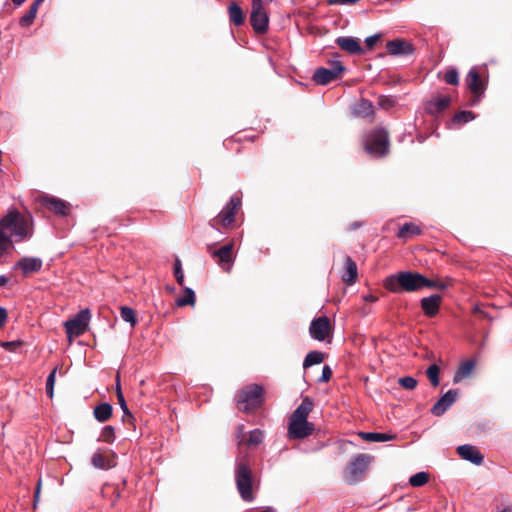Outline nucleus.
Wrapping results in <instances>:
<instances>
[{
    "label": "nucleus",
    "instance_id": "5701e85b",
    "mask_svg": "<svg viewBox=\"0 0 512 512\" xmlns=\"http://www.w3.org/2000/svg\"><path fill=\"white\" fill-rule=\"evenodd\" d=\"M474 368H475V361H473V360L463 361L459 365V367L457 368V370L453 376V382L459 383L462 380L468 378L472 374Z\"/></svg>",
    "mask_w": 512,
    "mask_h": 512
},
{
    "label": "nucleus",
    "instance_id": "603ef678",
    "mask_svg": "<svg viewBox=\"0 0 512 512\" xmlns=\"http://www.w3.org/2000/svg\"><path fill=\"white\" fill-rule=\"evenodd\" d=\"M273 0H252L251 6L269 5Z\"/></svg>",
    "mask_w": 512,
    "mask_h": 512
},
{
    "label": "nucleus",
    "instance_id": "dca6fc26",
    "mask_svg": "<svg viewBox=\"0 0 512 512\" xmlns=\"http://www.w3.org/2000/svg\"><path fill=\"white\" fill-rule=\"evenodd\" d=\"M459 456L473 464H482L484 457L481 452L473 445L465 444L457 447Z\"/></svg>",
    "mask_w": 512,
    "mask_h": 512
},
{
    "label": "nucleus",
    "instance_id": "4d7b16f0",
    "mask_svg": "<svg viewBox=\"0 0 512 512\" xmlns=\"http://www.w3.org/2000/svg\"><path fill=\"white\" fill-rule=\"evenodd\" d=\"M119 391H122V390H121V386H120V377H119V375H117V378H116V394L119 393Z\"/></svg>",
    "mask_w": 512,
    "mask_h": 512
},
{
    "label": "nucleus",
    "instance_id": "e2e57ef3",
    "mask_svg": "<svg viewBox=\"0 0 512 512\" xmlns=\"http://www.w3.org/2000/svg\"><path fill=\"white\" fill-rule=\"evenodd\" d=\"M37 1H38V3H42L44 0H37Z\"/></svg>",
    "mask_w": 512,
    "mask_h": 512
},
{
    "label": "nucleus",
    "instance_id": "ea45409f",
    "mask_svg": "<svg viewBox=\"0 0 512 512\" xmlns=\"http://www.w3.org/2000/svg\"><path fill=\"white\" fill-rule=\"evenodd\" d=\"M115 439V430L112 426H105L102 429L100 440L106 443H112Z\"/></svg>",
    "mask_w": 512,
    "mask_h": 512
},
{
    "label": "nucleus",
    "instance_id": "f3484780",
    "mask_svg": "<svg viewBox=\"0 0 512 512\" xmlns=\"http://www.w3.org/2000/svg\"><path fill=\"white\" fill-rule=\"evenodd\" d=\"M42 204L57 215L65 216L69 212V204L57 197L45 196L42 198Z\"/></svg>",
    "mask_w": 512,
    "mask_h": 512
},
{
    "label": "nucleus",
    "instance_id": "1a4fd4ad",
    "mask_svg": "<svg viewBox=\"0 0 512 512\" xmlns=\"http://www.w3.org/2000/svg\"><path fill=\"white\" fill-rule=\"evenodd\" d=\"M345 71V67L339 60L330 62V67L317 68L313 74V81L318 85H327L330 82L337 80L340 75Z\"/></svg>",
    "mask_w": 512,
    "mask_h": 512
},
{
    "label": "nucleus",
    "instance_id": "a211bd4d",
    "mask_svg": "<svg viewBox=\"0 0 512 512\" xmlns=\"http://www.w3.org/2000/svg\"><path fill=\"white\" fill-rule=\"evenodd\" d=\"M442 297L439 294H433L421 299V309L427 317H434L438 314Z\"/></svg>",
    "mask_w": 512,
    "mask_h": 512
},
{
    "label": "nucleus",
    "instance_id": "473e14b6",
    "mask_svg": "<svg viewBox=\"0 0 512 512\" xmlns=\"http://www.w3.org/2000/svg\"><path fill=\"white\" fill-rule=\"evenodd\" d=\"M429 481V474L427 472H418L409 478V484L412 487L424 486Z\"/></svg>",
    "mask_w": 512,
    "mask_h": 512
},
{
    "label": "nucleus",
    "instance_id": "8fccbe9b",
    "mask_svg": "<svg viewBox=\"0 0 512 512\" xmlns=\"http://www.w3.org/2000/svg\"><path fill=\"white\" fill-rule=\"evenodd\" d=\"M7 317V310L4 307H0V328H2L6 323Z\"/></svg>",
    "mask_w": 512,
    "mask_h": 512
},
{
    "label": "nucleus",
    "instance_id": "58836bf2",
    "mask_svg": "<svg viewBox=\"0 0 512 512\" xmlns=\"http://www.w3.org/2000/svg\"><path fill=\"white\" fill-rule=\"evenodd\" d=\"M57 368H54L47 377L46 380V393L49 398H52L54 395V385L56 378Z\"/></svg>",
    "mask_w": 512,
    "mask_h": 512
},
{
    "label": "nucleus",
    "instance_id": "aec40b11",
    "mask_svg": "<svg viewBox=\"0 0 512 512\" xmlns=\"http://www.w3.org/2000/svg\"><path fill=\"white\" fill-rule=\"evenodd\" d=\"M337 45L344 51L350 54H361L363 49L359 41L354 37H338L336 39Z\"/></svg>",
    "mask_w": 512,
    "mask_h": 512
},
{
    "label": "nucleus",
    "instance_id": "37998d69",
    "mask_svg": "<svg viewBox=\"0 0 512 512\" xmlns=\"http://www.w3.org/2000/svg\"><path fill=\"white\" fill-rule=\"evenodd\" d=\"M398 382L401 387L407 390H413L417 386V380L411 376L402 377Z\"/></svg>",
    "mask_w": 512,
    "mask_h": 512
},
{
    "label": "nucleus",
    "instance_id": "680f3d73",
    "mask_svg": "<svg viewBox=\"0 0 512 512\" xmlns=\"http://www.w3.org/2000/svg\"><path fill=\"white\" fill-rule=\"evenodd\" d=\"M500 512H512V507H506L503 510H501Z\"/></svg>",
    "mask_w": 512,
    "mask_h": 512
},
{
    "label": "nucleus",
    "instance_id": "423d86ee",
    "mask_svg": "<svg viewBox=\"0 0 512 512\" xmlns=\"http://www.w3.org/2000/svg\"><path fill=\"white\" fill-rule=\"evenodd\" d=\"M372 460L373 457L367 454H358L353 457L346 467V482L353 484L362 480Z\"/></svg>",
    "mask_w": 512,
    "mask_h": 512
},
{
    "label": "nucleus",
    "instance_id": "4be33fe9",
    "mask_svg": "<svg viewBox=\"0 0 512 512\" xmlns=\"http://www.w3.org/2000/svg\"><path fill=\"white\" fill-rule=\"evenodd\" d=\"M91 462L95 468L102 470L110 469L116 465L113 456H107L100 450L93 454Z\"/></svg>",
    "mask_w": 512,
    "mask_h": 512
},
{
    "label": "nucleus",
    "instance_id": "de8ad7c7",
    "mask_svg": "<svg viewBox=\"0 0 512 512\" xmlns=\"http://www.w3.org/2000/svg\"><path fill=\"white\" fill-rule=\"evenodd\" d=\"M117 399H118V403H119L121 409L123 410L124 414L130 415V412L127 407V404H126V401H125L122 391H119V393H117Z\"/></svg>",
    "mask_w": 512,
    "mask_h": 512
},
{
    "label": "nucleus",
    "instance_id": "79ce46f5",
    "mask_svg": "<svg viewBox=\"0 0 512 512\" xmlns=\"http://www.w3.org/2000/svg\"><path fill=\"white\" fill-rule=\"evenodd\" d=\"M444 80L449 85H457L459 83V74L457 70H448L444 75Z\"/></svg>",
    "mask_w": 512,
    "mask_h": 512
},
{
    "label": "nucleus",
    "instance_id": "6e6d98bb",
    "mask_svg": "<svg viewBox=\"0 0 512 512\" xmlns=\"http://www.w3.org/2000/svg\"><path fill=\"white\" fill-rule=\"evenodd\" d=\"M8 282V278L5 275L0 276V287L4 286Z\"/></svg>",
    "mask_w": 512,
    "mask_h": 512
},
{
    "label": "nucleus",
    "instance_id": "412c9836",
    "mask_svg": "<svg viewBox=\"0 0 512 512\" xmlns=\"http://www.w3.org/2000/svg\"><path fill=\"white\" fill-rule=\"evenodd\" d=\"M450 102L451 99L449 96H437L427 103L426 110L430 114H438L444 111L450 105Z\"/></svg>",
    "mask_w": 512,
    "mask_h": 512
},
{
    "label": "nucleus",
    "instance_id": "c03bdc74",
    "mask_svg": "<svg viewBox=\"0 0 512 512\" xmlns=\"http://www.w3.org/2000/svg\"><path fill=\"white\" fill-rule=\"evenodd\" d=\"M36 17V14L30 12L29 10L20 18L19 24L22 27H29Z\"/></svg>",
    "mask_w": 512,
    "mask_h": 512
},
{
    "label": "nucleus",
    "instance_id": "ddd939ff",
    "mask_svg": "<svg viewBox=\"0 0 512 512\" xmlns=\"http://www.w3.org/2000/svg\"><path fill=\"white\" fill-rule=\"evenodd\" d=\"M331 332V325L328 317L322 316L312 320L309 333L317 341H324Z\"/></svg>",
    "mask_w": 512,
    "mask_h": 512
},
{
    "label": "nucleus",
    "instance_id": "f704fd0d",
    "mask_svg": "<svg viewBox=\"0 0 512 512\" xmlns=\"http://www.w3.org/2000/svg\"><path fill=\"white\" fill-rule=\"evenodd\" d=\"M475 119V115L471 111H460L453 117V122L457 124H465Z\"/></svg>",
    "mask_w": 512,
    "mask_h": 512
},
{
    "label": "nucleus",
    "instance_id": "3c124183",
    "mask_svg": "<svg viewBox=\"0 0 512 512\" xmlns=\"http://www.w3.org/2000/svg\"><path fill=\"white\" fill-rule=\"evenodd\" d=\"M244 437H245L244 426L243 425H239L238 426V431H237V436H236L239 444L242 443V441L244 440Z\"/></svg>",
    "mask_w": 512,
    "mask_h": 512
},
{
    "label": "nucleus",
    "instance_id": "7ed1b4c3",
    "mask_svg": "<svg viewBox=\"0 0 512 512\" xmlns=\"http://www.w3.org/2000/svg\"><path fill=\"white\" fill-rule=\"evenodd\" d=\"M0 230L7 233L12 241L20 242L32 236V221L13 209L0 219Z\"/></svg>",
    "mask_w": 512,
    "mask_h": 512
},
{
    "label": "nucleus",
    "instance_id": "49530a36",
    "mask_svg": "<svg viewBox=\"0 0 512 512\" xmlns=\"http://www.w3.org/2000/svg\"><path fill=\"white\" fill-rule=\"evenodd\" d=\"M21 345L20 341H6L0 342V346L8 351H15V349Z\"/></svg>",
    "mask_w": 512,
    "mask_h": 512
},
{
    "label": "nucleus",
    "instance_id": "13d9d810",
    "mask_svg": "<svg viewBox=\"0 0 512 512\" xmlns=\"http://www.w3.org/2000/svg\"><path fill=\"white\" fill-rule=\"evenodd\" d=\"M436 283V287L435 288H438V289H441V290H444L447 286L445 283H438V282H435Z\"/></svg>",
    "mask_w": 512,
    "mask_h": 512
},
{
    "label": "nucleus",
    "instance_id": "a878e982",
    "mask_svg": "<svg viewBox=\"0 0 512 512\" xmlns=\"http://www.w3.org/2000/svg\"><path fill=\"white\" fill-rule=\"evenodd\" d=\"M228 14L230 22L235 26H240L244 23V13L242 8L235 2H231L228 7Z\"/></svg>",
    "mask_w": 512,
    "mask_h": 512
},
{
    "label": "nucleus",
    "instance_id": "f257e3e1",
    "mask_svg": "<svg viewBox=\"0 0 512 512\" xmlns=\"http://www.w3.org/2000/svg\"><path fill=\"white\" fill-rule=\"evenodd\" d=\"M436 287L435 281L426 278L424 275L411 272L401 271L396 274L390 275L385 280V288L393 293L415 292L423 288Z\"/></svg>",
    "mask_w": 512,
    "mask_h": 512
},
{
    "label": "nucleus",
    "instance_id": "f03ea898",
    "mask_svg": "<svg viewBox=\"0 0 512 512\" xmlns=\"http://www.w3.org/2000/svg\"><path fill=\"white\" fill-rule=\"evenodd\" d=\"M313 405V401L309 397H305L293 412L288 425L289 439H303L312 434L314 425L308 421V416L313 409Z\"/></svg>",
    "mask_w": 512,
    "mask_h": 512
},
{
    "label": "nucleus",
    "instance_id": "0eeeda50",
    "mask_svg": "<svg viewBox=\"0 0 512 512\" xmlns=\"http://www.w3.org/2000/svg\"><path fill=\"white\" fill-rule=\"evenodd\" d=\"M263 389L259 385H252L243 389L237 395V407L244 412H250L262 404Z\"/></svg>",
    "mask_w": 512,
    "mask_h": 512
},
{
    "label": "nucleus",
    "instance_id": "7c9ffc66",
    "mask_svg": "<svg viewBox=\"0 0 512 512\" xmlns=\"http://www.w3.org/2000/svg\"><path fill=\"white\" fill-rule=\"evenodd\" d=\"M324 361V354L320 351H310L305 359L303 366L304 368H308L310 366L320 364Z\"/></svg>",
    "mask_w": 512,
    "mask_h": 512
},
{
    "label": "nucleus",
    "instance_id": "4468645a",
    "mask_svg": "<svg viewBox=\"0 0 512 512\" xmlns=\"http://www.w3.org/2000/svg\"><path fill=\"white\" fill-rule=\"evenodd\" d=\"M459 391L451 389L447 391L432 407V413L436 416L443 415L457 400Z\"/></svg>",
    "mask_w": 512,
    "mask_h": 512
},
{
    "label": "nucleus",
    "instance_id": "2f4dec72",
    "mask_svg": "<svg viewBox=\"0 0 512 512\" xmlns=\"http://www.w3.org/2000/svg\"><path fill=\"white\" fill-rule=\"evenodd\" d=\"M176 304L179 307L194 305L195 304V293L191 288H185L183 295L176 300Z\"/></svg>",
    "mask_w": 512,
    "mask_h": 512
},
{
    "label": "nucleus",
    "instance_id": "864d4df0",
    "mask_svg": "<svg viewBox=\"0 0 512 512\" xmlns=\"http://www.w3.org/2000/svg\"><path fill=\"white\" fill-rule=\"evenodd\" d=\"M41 3H38L37 0H35L29 7V11L36 14L37 15V12H38V9H39V6H40Z\"/></svg>",
    "mask_w": 512,
    "mask_h": 512
},
{
    "label": "nucleus",
    "instance_id": "e433bc0d",
    "mask_svg": "<svg viewBox=\"0 0 512 512\" xmlns=\"http://www.w3.org/2000/svg\"><path fill=\"white\" fill-rule=\"evenodd\" d=\"M439 372L440 369L436 364H431L426 371L427 377L434 387L439 385Z\"/></svg>",
    "mask_w": 512,
    "mask_h": 512
},
{
    "label": "nucleus",
    "instance_id": "09e8293b",
    "mask_svg": "<svg viewBox=\"0 0 512 512\" xmlns=\"http://www.w3.org/2000/svg\"><path fill=\"white\" fill-rule=\"evenodd\" d=\"M379 38L380 35L378 34L371 35L365 39V44L367 45L368 48H372L377 43Z\"/></svg>",
    "mask_w": 512,
    "mask_h": 512
},
{
    "label": "nucleus",
    "instance_id": "9d476101",
    "mask_svg": "<svg viewBox=\"0 0 512 512\" xmlns=\"http://www.w3.org/2000/svg\"><path fill=\"white\" fill-rule=\"evenodd\" d=\"M241 205V200L238 197H232L226 206L219 212V214L210 221V226L217 228L218 225L223 228H228L232 225L235 219L237 210Z\"/></svg>",
    "mask_w": 512,
    "mask_h": 512
},
{
    "label": "nucleus",
    "instance_id": "393cba45",
    "mask_svg": "<svg viewBox=\"0 0 512 512\" xmlns=\"http://www.w3.org/2000/svg\"><path fill=\"white\" fill-rule=\"evenodd\" d=\"M359 436L369 442H386L396 439L395 434L390 433H378V432H360Z\"/></svg>",
    "mask_w": 512,
    "mask_h": 512
},
{
    "label": "nucleus",
    "instance_id": "c85d7f7f",
    "mask_svg": "<svg viewBox=\"0 0 512 512\" xmlns=\"http://www.w3.org/2000/svg\"><path fill=\"white\" fill-rule=\"evenodd\" d=\"M373 105L370 101L361 99L354 106V113L360 117H369L373 114Z\"/></svg>",
    "mask_w": 512,
    "mask_h": 512
},
{
    "label": "nucleus",
    "instance_id": "6e6552de",
    "mask_svg": "<svg viewBox=\"0 0 512 512\" xmlns=\"http://www.w3.org/2000/svg\"><path fill=\"white\" fill-rule=\"evenodd\" d=\"M90 319V310L86 308L80 310L73 318L64 323L69 342H71L75 337L82 335L87 330Z\"/></svg>",
    "mask_w": 512,
    "mask_h": 512
},
{
    "label": "nucleus",
    "instance_id": "2eb2a0df",
    "mask_svg": "<svg viewBox=\"0 0 512 512\" xmlns=\"http://www.w3.org/2000/svg\"><path fill=\"white\" fill-rule=\"evenodd\" d=\"M42 260L38 257H23L14 266L15 269H20L24 276L31 273H36L42 268Z\"/></svg>",
    "mask_w": 512,
    "mask_h": 512
},
{
    "label": "nucleus",
    "instance_id": "c9c22d12",
    "mask_svg": "<svg viewBox=\"0 0 512 512\" xmlns=\"http://www.w3.org/2000/svg\"><path fill=\"white\" fill-rule=\"evenodd\" d=\"M121 318L129 323L132 327L136 324L135 312L132 308L123 306L120 311Z\"/></svg>",
    "mask_w": 512,
    "mask_h": 512
},
{
    "label": "nucleus",
    "instance_id": "c756f323",
    "mask_svg": "<svg viewBox=\"0 0 512 512\" xmlns=\"http://www.w3.org/2000/svg\"><path fill=\"white\" fill-rule=\"evenodd\" d=\"M420 233L421 229L418 225L414 223H405L400 227L397 236L401 239H407L409 237L419 235Z\"/></svg>",
    "mask_w": 512,
    "mask_h": 512
},
{
    "label": "nucleus",
    "instance_id": "cd10ccee",
    "mask_svg": "<svg viewBox=\"0 0 512 512\" xmlns=\"http://www.w3.org/2000/svg\"><path fill=\"white\" fill-rule=\"evenodd\" d=\"M112 406L109 403H101L94 408V417L99 422L107 421L112 415Z\"/></svg>",
    "mask_w": 512,
    "mask_h": 512
},
{
    "label": "nucleus",
    "instance_id": "b1692460",
    "mask_svg": "<svg viewBox=\"0 0 512 512\" xmlns=\"http://www.w3.org/2000/svg\"><path fill=\"white\" fill-rule=\"evenodd\" d=\"M466 84L473 94H479L482 92V81L475 68L470 69L466 76Z\"/></svg>",
    "mask_w": 512,
    "mask_h": 512
},
{
    "label": "nucleus",
    "instance_id": "20e7f679",
    "mask_svg": "<svg viewBox=\"0 0 512 512\" xmlns=\"http://www.w3.org/2000/svg\"><path fill=\"white\" fill-rule=\"evenodd\" d=\"M235 483L241 498L246 502L254 500L253 475L248 465L238 462L235 466Z\"/></svg>",
    "mask_w": 512,
    "mask_h": 512
},
{
    "label": "nucleus",
    "instance_id": "a19ab883",
    "mask_svg": "<svg viewBox=\"0 0 512 512\" xmlns=\"http://www.w3.org/2000/svg\"><path fill=\"white\" fill-rule=\"evenodd\" d=\"M174 275L177 283L182 286L184 284V273L182 270V264L179 258H176L174 263Z\"/></svg>",
    "mask_w": 512,
    "mask_h": 512
},
{
    "label": "nucleus",
    "instance_id": "bf43d9fd",
    "mask_svg": "<svg viewBox=\"0 0 512 512\" xmlns=\"http://www.w3.org/2000/svg\"><path fill=\"white\" fill-rule=\"evenodd\" d=\"M26 0H12L13 4L16 6L22 5Z\"/></svg>",
    "mask_w": 512,
    "mask_h": 512
},
{
    "label": "nucleus",
    "instance_id": "052dcab7",
    "mask_svg": "<svg viewBox=\"0 0 512 512\" xmlns=\"http://www.w3.org/2000/svg\"><path fill=\"white\" fill-rule=\"evenodd\" d=\"M365 299L367 301H376L377 300V298L375 296H373V295H369V296L365 297Z\"/></svg>",
    "mask_w": 512,
    "mask_h": 512
},
{
    "label": "nucleus",
    "instance_id": "f8f14e48",
    "mask_svg": "<svg viewBox=\"0 0 512 512\" xmlns=\"http://www.w3.org/2000/svg\"><path fill=\"white\" fill-rule=\"evenodd\" d=\"M213 258L218 260L219 266L226 272H230L234 262V243L230 242L217 250L210 251Z\"/></svg>",
    "mask_w": 512,
    "mask_h": 512
},
{
    "label": "nucleus",
    "instance_id": "bb28decb",
    "mask_svg": "<svg viewBox=\"0 0 512 512\" xmlns=\"http://www.w3.org/2000/svg\"><path fill=\"white\" fill-rule=\"evenodd\" d=\"M345 273L343 275V281L352 284L357 279V265L356 263L350 258L347 257L344 263Z\"/></svg>",
    "mask_w": 512,
    "mask_h": 512
},
{
    "label": "nucleus",
    "instance_id": "72a5a7b5",
    "mask_svg": "<svg viewBox=\"0 0 512 512\" xmlns=\"http://www.w3.org/2000/svg\"><path fill=\"white\" fill-rule=\"evenodd\" d=\"M12 240L7 233L0 230V259L12 248Z\"/></svg>",
    "mask_w": 512,
    "mask_h": 512
},
{
    "label": "nucleus",
    "instance_id": "39448f33",
    "mask_svg": "<svg viewBox=\"0 0 512 512\" xmlns=\"http://www.w3.org/2000/svg\"><path fill=\"white\" fill-rule=\"evenodd\" d=\"M364 148L372 156H385L389 150L387 131L379 128L369 132L364 138Z\"/></svg>",
    "mask_w": 512,
    "mask_h": 512
},
{
    "label": "nucleus",
    "instance_id": "a18cd8bd",
    "mask_svg": "<svg viewBox=\"0 0 512 512\" xmlns=\"http://www.w3.org/2000/svg\"><path fill=\"white\" fill-rule=\"evenodd\" d=\"M332 377V370L328 365H325L322 369V374L319 378L320 382H327Z\"/></svg>",
    "mask_w": 512,
    "mask_h": 512
},
{
    "label": "nucleus",
    "instance_id": "6ab92c4d",
    "mask_svg": "<svg viewBox=\"0 0 512 512\" xmlns=\"http://www.w3.org/2000/svg\"><path fill=\"white\" fill-rule=\"evenodd\" d=\"M386 49L391 55H409L413 52V47L409 42L401 39H394L387 42Z\"/></svg>",
    "mask_w": 512,
    "mask_h": 512
},
{
    "label": "nucleus",
    "instance_id": "9b49d317",
    "mask_svg": "<svg viewBox=\"0 0 512 512\" xmlns=\"http://www.w3.org/2000/svg\"><path fill=\"white\" fill-rule=\"evenodd\" d=\"M268 5L251 6L250 24L257 34H264L269 27Z\"/></svg>",
    "mask_w": 512,
    "mask_h": 512
},
{
    "label": "nucleus",
    "instance_id": "5fc2aeb1",
    "mask_svg": "<svg viewBox=\"0 0 512 512\" xmlns=\"http://www.w3.org/2000/svg\"><path fill=\"white\" fill-rule=\"evenodd\" d=\"M40 489H41V480H39V481H38L37 486H36V490H35V494H34V501H35V504H36V503L38 502V500H39Z\"/></svg>",
    "mask_w": 512,
    "mask_h": 512
},
{
    "label": "nucleus",
    "instance_id": "4c0bfd02",
    "mask_svg": "<svg viewBox=\"0 0 512 512\" xmlns=\"http://www.w3.org/2000/svg\"><path fill=\"white\" fill-rule=\"evenodd\" d=\"M264 434L260 429L252 430L247 439V445L256 446L263 441Z\"/></svg>",
    "mask_w": 512,
    "mask_h": 512
}]
</instances>
